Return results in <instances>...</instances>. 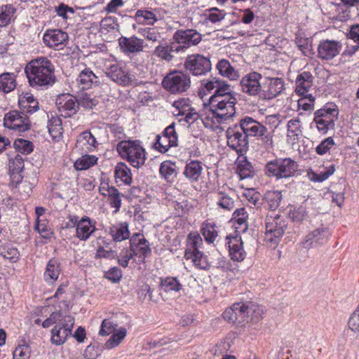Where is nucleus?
Listing matches in <instances>:
<instances>
[{"label":"nucleus","instance_id":"4468645a","mask_svg":"<svg viewBox=\"0 0 359 359\" xmlns=\"http://www.w3.org/2000/svg\"><path fill=\"white\" fill-rule=\"evenodd\" d=\"M4 124L5 127L19 132L28 130L30 126L27 116L18 111H11L6 114Z\"/></svg>","mask_w":359,"mask_h":359},{"label":"nucleus","instance_id":"6e6552de","mask_svg":"<svg viewBox=\"0 0 359 359\" xmlns=\"http://www.w3.org/2000/svg\"><path fill=\"white\" fill-rule=\"evenodd\" d=\"M313 121L318 130L326 133L329 130H333L334 123L338 118L339 110L336 105L330 104L317 110L314 114Z\"/></svg>","mask_w":359,"mask_h":359},{"label":"nucleus","instance_id":"cd10ccee","mask_svg":"<svg viewBox=\"0 0 359 359\" xmlns=\"http://www.w3.org/2000/svg\"><path fill=\"white\" fill-rule=\"evenodd\" d=\"M314 77L309 72H303L296 79V93L304 95L309 92L313 83Z\"/></svg>","mask_w":359,"mask_h":359},{"label":"nucleus","instance_id":"09e8293b","mask_svg":"<svg viewBox=\"0 0 359 359\" xmlns=\"http://www.w3.org/2000/svg\"><path fill=\"white\" fill-rule=\"evenodd\" d=\"M153 55L166 62H170L175 57V55L171 53L169 46L163 44H160L155 48Z\"/></svg>","mask_w":359,"mask_h":359},{"label":"nucleus","instance_id":"4c0bfd02","mask_svg":"<svg viewBox=\"0 0 359 359\" xmlns=\"http://www.w3.org/2000/svg\"><path fill=\"white\" fill-rule=\"evenodd\" d=\"M16 9L11 4L0 6V27L9 25L13 20Z\"/></svg>","mask_w":359,"mask_h":359},{"label":"nucleus","instance_id":"c85d7f7f","mask_svg":"<svg viewBox=\"0 0 359 359\" xmlns=\"http://www.w3.org/2000/svg\"><path fill=\"white\" fill-rule=\"evenodd\" d=\"M245 313L250 318L248 323L252 322L256 323L259 322L262 318L265 313V309L264 306L256 304L253 302L244 303Z\"/></svg>","mask_w":359,"mask_h":359},{"label":"nucleus","instance_id":"a18cd8bd","mask_svg":"<svg viewBox=\"0 0 359 359\" xmlns=\"http://www.w3.org/2000/svg\"><path fill=\"white\" fill-rule=\"evenodd\" d=\"M264 200L268 208L271 210H275L280 203L282 194L279 191H269L265 194Z\"/></svg>","mask_w":359,"mask_h":359},{"label":"nucleus","instance_id":"c03bdc74","mask_svg":"<svg viewBox=\"0 0 359 359\" xmlns=\"http://www.w3.org/2000/svg\"><path fill=\"white\" fill-rule=\"evenodd\" d=\"M287 136L293 138L294 140H298L302 134V124L298 118L290 120L287 125Z\"/></svg>","mask_w":359,"mask_h":359},{"label":"nucleus","instance_id":"ddd939ff","mask_svg":"<svg viewBox=\"0 0 359 359\" xmlns=\"http://www.w3.org/2000/svg\"><path fill=\"white\" fill-rule=\"evenodd\" d=\"M71 226L76 227V236L81 241H86L96 231L95 222L85 216L80 220L76 216L69 218Z\"/></svg>","mask_w":359,"mask_h":359},{"label":"nucleus","instance_id":"bf43d9fd","mask_svg":"<svg viewBox=\"0 0 359 359\" xmlns=\"http://www.w3.org/2000/svg\"><path fill=\"white\" fill-rule=\"evenodd\" d=\"M348 327L354 333H359V304L356 309L350 316Z\"/></svg>","mask_w":359,"mask_h":359},{"label":"nucleus","instance_id":"a19ab883","mask_svg":"<svg viewBox=\"0 0 359 359\" xmlns=\"http://www.w3.org/2000/svg\"><path fill=\"white\" fill-rule=\"evenodd\" d=\"M126 334L127 330L125 327H121L105 342L104 347L107 349H111L118 346L124 339Z\"/></svg>","mask_w":359,"mask_h":359},{"label":"nucleus","instance_id":"1a4fd4ad","mask_svg":"<svg viewBox=\"0 0 359 359\" xmlns=\"http://www.w3.org/2000/svg\"><path fill=\"white\" fill-rule=\"evenodd\" d=\"M74 325V318L67 315L63 317V320L59 321L51 330V342L55 345H62L72 334V328Z\"/></svg>","mask_w":359,"mask_h":359},{"label":"nucleus","instance_id":"3c124183","mask_svg":"<svg viewBox=\"0 0 359 359\" xmlns=\"http://www.w3.org/2000/svg\"><path fill=\"white\" fill-rule=\"evenodd\" d=\"M160 285L165 292H178L182 287L177 279L173 277H167L164 279H161Z\"/></svg>","mask_w":359,"mask_h":359},{"label":"nucleus","instance_id":"338daca9","mask_svg":"<svg viewBox=\"0 0 359 359\" xmlns=\"http://www.w3.org/2000/svg\"><path fill=\"white\" fill-rule=\"evenodd\" d=\"M304 96L298 100V106L305 111L312 109L315 100L314 97L311 94L304 95Z\"/></svg>","mask_w":359,"mask_h":359},{"label":"nucleus","instance_id":"b1692460","mask_svg":"<svg viewBox=\"0 0 359 359\" xmlns=\"http://www.w3.org/2000/svg\"><path fill=\"white\" fill-rule=\"evenodd\" d=\"M341 49L339 41L325 40L318 45V56L323 60H331L337 56Z\"/></svg>","mask_w":359,"mask_h":359},{"label":"nucleus","instance_id":"9d476101","mask_svg":"<svg viewBox=\"0 0 359 359\" xmlns=\"http://www.w3.org/2000/svg\"><path fill=\"white\" fill-rule=\"evenodd\" d=\"M227 144L239 155H243L248 149V139L242 132L239 126L229 128L226 131Z\"/></svg>","mask_w":359,"mask_h":359},{"label":"nucleus","instance_id":"052dcab7","mask_svg":"<svg viewBox=\"0 0 359 359\" xmlns=\"http://www.w3.org/2000/svg\"><path fill=\"white\" fill-rule=\"evenodd\" d=\"M134 257L130 248L129 250L123 249L119 255L116 256L118 264L123 268H126L128 266L129 261L133 259Z\"/></svg>","mask_w":359,"mask_h":359},{"label":"nucleus","instance_id":"6ab92c4d","mask_svg":"<svg viewBox=\"0 0 359 359\" xmlns=\"http://www.w3.org/2000/svg\"><path fill=\"white\" fill-rule=\"evenodd\" d=\"M130 248L139 262H144L146 257L151 254L148 241L141 234H135L130 239Z\"/></svg>","mask_w":359,"mask_h":359},{"label":"nucleus","instance_id":"37998d69","mask_svg":"<svg viewBox=\"0 0 359 359\" xmlns=\"http://www.w3.org/2000/svg\"><path fill=\"white\" fill-rule=\"evenodd\" d=\"M48 128L53 139L60 137L63 130L61 119L58 116H52L48 121Z\"/></svg>","mask_w":359,"mask_h":359},{"label":"nucleus","instance_id":"bb28decb","mask_svg":"<svg viewBox=\"0 0 359 359\" xmlns=\"http://www.w3.org/2000/svg\"><path fill=\"white\" fill-rule=\"evenodd\" d=\"M97 145L95 137L89 131L83 132L78 137L76 147L82 153L93 151Z\"/></svg>","mask_w":359,"mask_h":359},{"label":"nucleus","instance_id":"7c9ffc66","mask_svg":"<svg viewBox=\"0 0 359 359\" xmlns=\"http://www.w3.org/2000/svg\"><path fill=\"white\" fill-rule=\"evenodd\" d=\"M61 272L60 263L55 259L49 260L46 265V269L44 272V279L46 282L53 283L59 277Z\"/></svg>","mask_w":359,"mask_h":359},{"label":"nucleus","instance_id":"7ed1b4c3","mask_svg":"<svg viewBox=\"0 0 359 359\" xmlns=\"http://www.w3.org/2000/svg\"><path fill=\"white\" fill-rule=\"evenodd\" d=\"M117 151L134 168H139L145 163L146 152L138 141H121L117 144Z\"/></svg>","mask_w":359,"mask_h":359},{"label":"nucleus","instance_id":"f704fd0d","mask_svg":"<svg viewBox=\"0 0 359 359\" xmlns=\"http://www.w3.org/2000/svg\"><path fill=\"white\" fill-rule=\"evenodd\" d=\"M114 176L116 182H123L130 185L132 182V174L130 169L124 163H118L115 167Z\"/></svg>","mask_w":359,"mask_h":359},{"label":"nucleus","instance_id":"f257e3e1","mask_svg":"<svg viewBox=\"0 0 359 359\" xmlns=\"http://www.w3.org/2000/svg\"><path fill=\"white\" fill-rule=\"evenodd\" d=\"M226 82L213 79L203 84V126L212 127L231 118L236 113V98Z\"/></svg>","mask_w":359,"mask_h":359},{"label":"nucleus","instance_id":"58836bf2","mask_svg":"<svg viewBox=\"0 0 359 359\" xmlns=\"http://www.w3.org/2000/svg\"><path fill=\"white\" fill-rule=\"evenodd\" d=\"M202 165L198 161H191L187 164L184 174L192 181H196L201 176Z\"/></svg>","mask_w":359,"mask_h":359},{"label":"nucleus","instance_id":"a878e982","mask_svg":"<svg viewBox=\"0 0 359 359\" xmlns=\"http://www.w3.org/2000/svg\"><path fill=\"white\" fill-rule=\"evenodd\" d=\"M118 43L121 50L126 53H139L144 48V41L133 36L131 37L122 36L118 39Z\"/></svg>","mask_w":359,"mask_h":359},{"label":"nucleus","instance_id":"5fc2aeb1","mask_svg":"<svg viewBox=\"0 0 359 359\" xmlns=\"http://www.w3.org/2000/svg\"><path fill=\"white\" fill-rule=\"evenodd\" d=\"M224 15L225 13L217 8H211L203 13V17L205 18V20H203V23L206 22L207 20L213 23L219 22L224 18Z\"/></svg>","mask_w":359,"mask_h":359},{"label":"nucleus","instance_id":"603ef678","mask_svg":"<svg viewBox=\"0 0 359 359\" xmlns=\"http://www.w3.org/2000/svg\"><path fill=\"white\" fill-rule=\"evenodd\" d=\"M288 215L292 221L295 223H301L308 219L306 209L302 205L290 210Z\"/></svg>","mask_w":359,"mask_h":359},{"label":"nucleus","instance_id":"6e6d98bb","mask_svg":"<svg viewBox=\"0 0 359 359\" xmlns=\"http://www.w3.org/2000/svg\"><path fill=\"white\" fill-rule=\"evenodd\" d=\"M217 195V205L224 210H231L234 207V201L228 194L219 192Z\"/></svg>","mask_w":359,"mask_h":359},{"label":"nucleus","instance_id":"a211bd4d","mask_svg":"<svg viewBox=\"0 0 359 359\" xmlns=\"http://www.w3.org/2000/svg\"><path fill=\"white\" fill-rule=\"evenodd\" d=\"M199 241H201V239L198 233H190L189 234L188 245L184 257L187 260H191L196 267L201 269L202 253L198 250Z\"/></svg>","mask_w":359,"mask_h":359},{"label":"nucleus","instance_id":"f03ea898","mask_svg":"<svg viewBox=\"0 0 359 359\" xmlns=\"http://www.w3.org/2000/svg\"><path fill=\"white\" fill-rule=\"evenodd\" d=\"M25 72L32 87L47 86L55 81V67L45 57L32 60L26 65Z\"/></svg>","mask_w":359,"mask_h":359},{"label":"nucleus","instance_id":"473e14b6","mask_svg":"<svg viewBox=\"0 0 359 359\" xmlns=\"http://www.w3.org/2000/svg\"><path fill=\"white\" fill-rule=\"evenodd\" d=\"M76 81L81 86L82 89L89 88L93 84L99 85L100 83L98 77L90 69L83 70L79 75Z\"/></svg>","mask_w":359,"mask_h":359},{"label":"nucleus","instance_id":"c756f323","mask_svg":"<svg viewBox=\"0 0 359 359\" xmlns=\"http://www.w3.org/2000/svg\"><path fill=\"white\" fill-rule=\"evenodd\" d=\"M184 67L194 76L202 74V55L193 54L187 57Z\"/></svg>","mask_w":359,"mask_h":359},{"label":"nucleus","instance_id":"9b49d317","mask_svg":"<svg viewBox=\"0 0 359 359\" xmlns=\"http://www.w3.org/2000/svg\"><path fill=\"white\" fill-rule=\"evenodd\" d=\"M189 78L180 72L168 74L163 80V86L172 93H182L189 87Z\"/></svg>","mask_w":359,"mask_h":359},{"label":"nucleus","instance_id":"aec40b11","mask_svg":"<svg viewBox=\"0 0 359 359\" xmlns=\"http://www.w3.org/2000/svg\"><path fill=\"white\" fill-rule=\"evenodd\" d=\"M69 36L67 32L61 29H49L43 35V42L49 48L62 49L68 42Z\"/></svg>","mask_w":359,"mask_h":359},{"label":"nucleus","instance_id":"864d4df0","mask_svg":"<svg viewBox=\"0 0 359 359\" xmlns=\"http://www.w3.org/2000/svg\"><path fill=\"white\" fill-rule=\"evenodd\" d=\"M24 159L20 154L9 158L8 170L11 175L20 172L24 168Z\"/></svg>","mask_w":359,"mask_h":359},{"label":"nucleus","instance_id":"e433bc0d","mask_svg":"<svg viewBox=\"0 0 359 359\" xmlns=\"http://www.w3.org/2000/svg\"><path fill=\"white\" fill-rule=\"evenodd\" d=\"M16 86L15 75L13 73H3L0 75V91L11 92Z\"/></svg>","mask_w":359,"mask_h":359},{"label":"nucleus","instance_id":"13d9d810","mask_svg":"<svg viewBox=\"0 0 359 359\" xmlns=\"http://www.w3.org/2000/svg\"><path fill=\"white\" fill-rule=\"evenodd\" d=\"M237 173L240 176L241 179H246L253 177L254 170L251 164L245 162L238 165Z\"/></svg>","mask_w":359,"mask_h":359},{"label":"nucleus","instance_id":"f8f14e48","mask_svg":"<svg viewBox=\"0 0 359 359\" xmlns=\"http://www.w3.org/2000/svg\"><path fill=\"white\" fill-rule=\"evenodd\" d=\"M262 76L257 72H252L244 76L240 81L241 90L243 93L260 99L262 85L260 83Z\"/></svg>","mask_w":359,"mask_h":359},{"label":"nucleus","instance_id":"79ce46f5","mask_svg":"<svg viewBox=\"0 0 359 359\" xmlns=\"http://www.w3.org/2000/svg\"><path fill=\"white\" fill-rule=\"evenodd\" d=\"M135 18L138 23H146L149 25H154L158 20L156 14L147 10H138L136 11Z\"/></svg>","mask_w":359,"mask_h":359},{"label":"nucleus","instance_id":"0eeeda50","mask_svg":"<svg viewBox=\"0 0 359 359\" xmlns=\"http://www.w3.org/2000/svg\"><path fill=\"white\" fill-rule=\"evenodd\" d=\"M239 128L248 137H257L267 144L272 143L271 135L267 128L255 119L245 116L239 121Z\"/></svg>","mask_w":359,"mask_h":359},{"label":"nucleus","instance_id":"4be33fe9","mask_svg":"<svg viewBox=\"0 0 359 359\" xmlns=\"http://www.w3.org/2000/svg\"><path fill=\"white\" fill-rule=\"evenodd\" d=\"M105 74L107 77L118 85L123 86L133 85L132 76L118 64L111 65L107 67Z\"/></svg>","mask_w":359,"mask_h":359},{"label":"nucleus","instance_id":"39448f33","mask_svg":"<svg viewBox=\"0 0 359 359\" xmlns=\"http://www.w3.org/2000/svg\"><path fill=\"white\" fill-rule=\"evenodd\" d=\"M174 41L168 46L172 54L184 52L190 46L198 44L202 35L194 29L177 30L173 36Z\"/></svg>","mask_w":359,"mask_h":359},{"label":"nucleus","instance_id":"de8ad7c7","mask_svg":"<svg viewBox=\"0 0 359 359\" xmlns=\"http://www.w3.org/2000/svg\"><path fill=\"white\" fill-rule=\"evenodd\" d=\"M99 102L98 99L87 93H83L77 97V103L79 107L81 106L83 108L90 109L95 107Z\"/></svg>","mask_w":359,"mask_h":359},{"label":"nucleus","instance_id":"393cba45","mask_svg":"<svg viewBox=\"0 0 359 359\" xmlns=\"http://www.w3.org/2000/svg\"><path fill=\"white\" fill-rule=\"evenodd\" d=\"M226 241L231 259L236 262L243 261L245 257L246 252L243 248V242L241 236H227Z\"/></svg>","mask_w":359,"mask_h":359},{"label":"nucleus","instance_id":"2eb2a0df","mask_svg":"<svg viewBox=\"0 0 359 359\" xmlns=\"http://www.w3.org/2000/svg\"><path fill=\"white\" fill-rule=\"evenodd\" d=\"M224 319L229 323L243 326L248 323V316L245 313L244 303L237 302L227 308L223 313Z\"/></svg>","mask_w":359,"mask_h":359},{"label":"nucleus","instance_id":"49530a36","mask_svg":"<svg viewBox=\"0 0 359 359\" xmlns=\"http://www.w3.org/2000/svg\"><path fill=\"white\" fill-rule=\"evenodd\" d=\"M160 173L168 182L173 181L177 172L175 165L170 161H164L161 164Z\"/></svg>","mask_w":359,"mask_h":359},{"label":"nucleus","instance_id":"0e129e2a","mask_svg":"<svg viewBox=\"0 0 359 359\" xmlns=\"http://www.w3.org/2000/svg\"><path fill=\"white\" fill-rule=\"evenodd\" d=\"M116 325L108 319L103 320L99 334L101 336H107L113 333L116 330Z\"/></svg>","mask_w":359,"mask_h":359},{"label":"nucleus","instance_id":"680f3d73","mask_svg":"<svg viewBox=\"0 0 359 359\" xmlns=\"http://www.w3.org/2000/svg\"><path fill=\"white\" fill-rule=\"evenodd\" d=\"M248 215L244 208H238L233 212V219L240 226L244 225V229L247 228V219Z\"/></svg>","mask_w":359,"mask_h":359},{"label":"nucleus","instance_id":"20e7f679","mask_svg":"<svg viewBox=\"0 0 359 359\" xmlns=\"http://www.w3.org/2000/svg\"><path fill=\"white\" fill-rule=\"evenodd\" d=\"M265 225V240L275 248L287 229V219L272 211L266 215Z\"/></svg>","mask_w":359,"mask_h":359},{"label":"nucleus","instance_id":"72a5a7b5","mask_svg":"<svg viewBox=\"0 0 359 359\" xmlns=\"http://www.w3.org/2000/svg\"><path fill=\"white\" fill-rule=\"evenodd\" d=\"M109 234L114 241L120 242L130 237L128 224L126 222L112 225L109 229Z\"/></svg>","mask_w":359,"mask_h":359},{"label":"nucleus","instance_id":"2f4dec72","mask_svg":"<svg viewBox=\"0 0 359 359\" xmlns=\"http://www.w3.org/2000/svg\"><path fill=\"white\" fill-rule=\"evenodd\" d=\"M19 104L23 111L33 114L39 109V102L32 94L26 93L20 96Z\"/></svg>","mask_w":359,"mask_h":359},{"label":"nucleus","instance_id":"423d86ee","mask_svg":"<svg viewBox=\"0 0 359 359\" xmlns=\"http://www.w3.org/2000/svg\"><path fill=\"white\" fill-rule=\"evenodd\" d=\"M297 168L298 165L291 158H278L266 164V174L276 179L287 178L293 176Z\"/></svg>","mask_w":359,"mask_h":359},{"label":"nucleus","instance_id":"c9c22d12","mask_svg":"<svg viewBox=\"0 0 359 359\" xmlns=\"http://www.w3.org/2000/svg\"><path fill=\"white\" fill-rule=\"evenodd\" d=\"M217 69L219 73L231 80H236L238 78V73L231 66L229 60L222 59L219 60L217 65Z\"/></svg>","mask_w":359,"mask_h":359},{"label":"nucleus","instance_id":"e2e57ef3","mask_svg":"<svg viewBox=\"0 0 359 359\" xmlns=\"http://www.w3.org/2000/svg\"><path fill=\"white\" fill-rule=\"evenodd\" d=\"M31 351L28 346H18L13 352V359H29Z\"/></svg>","mask_w":359,"mask_h":359},{"label":"nucleus","instance_id":"412c9836","mask_svg":"<svg viewBox=\"0 0 359 359\" xmlns=\"http://www.w3.org/2000/svg\"><path fill=\"white\" fill-rule=\"evenodd\" d=\"M56 104L61 115L65 117H70L75 114L79 108L77 97L70 94H63L58 96Z\"/></svg>","mask_w":359,"mask_h":359},{"label":"nucleus","instance_id":"ea45409f","mask_svg":"<svg viewBox=\"0 0 359 359\" xmlns=\"http://www.w3.org/2000/svg\"><path fill=\"white\" fill-rule=\"evenodd\" d=\"M218 237V231L214 222H207L203 225V238L206 243L215 246Z\"/></svg>","mask_w":359,"mask_h":359},{"label":"nucleus","instance_id":"f3484780","mask_svg":"<svg viewBox=\"0 0 359 359\" xmlns=\"http://www.w3.org/2000/svg\"><path fill=\"white\" fill-rule=\"evenodd\" d=\"M284 89V81L280 78L265 77L262 84L261 100H269L277 97Z\"/></svg>","mask_w":359,"mask_h":359},{"label":"nucleus","instance_id":"774afa93","mask_svg":"<svg viewBox=\"0 0 359 359\" xmlns=\"http://www.w3.org/2000/svg\"><path fill=\"white\" fill-rule=\"evenodd\" d=\"M36 229L43 238L50 239L53 235V231L45 222H39L36 226Z\"/></svg>","mask_w":359,"mask_h":359},{"label":"nucleus","instance_id":"dca6fc26","mask_svg":"<svg viewBox=\"0 0 359 359\" xmlns=\"http://www.w3.org/2000/svg\"><path fill=\"white\" fill-rule=\"evenodd\" d=\"M154 145L156 149L161 153H165L170 147L177 145V136L173 124L168 126L161 135L156 136Z\"/></svg>","mask_w":359,"mask_h":359},{"label":"nucleus","instance_id":"8fccbe9b","mask_svg":"<svg viewBox=\"0 0 359 359\" xmlns=\"http://www.w3.org/2000/svg\"><path fill=\"white\" fill-rule=\"evenodd\" d=\"M97 158L95 156L83 155L81 158L76 160L74 163V167L78 170H86L90 166L96 164Z\"/></svg>","mask_w":359,"mask_h":359},{"label":"nucleus","instance_id":"69168bd1","mask_svg":"<svg viewBox=\"0 0 359 359\" xmlns=\"http://www.w3.org/2000/svg\"><path fill=\"white\" fill-rule=\"evenodd\" d=\"M0 255L6 259L15 262L18 257L19 252L14 248H3L0 250Z\"/></svg>","mask_w":359,"mask_h":359},{"label":"nucleus","instance_id":"5701e85b","mask_svg":"<svg viewBox=\"0 0 359 359\" xmlns=\"http://www.w3.org/2000/svg\"><path fill=\"white\" fill-rule=\"evenodd\" d=\"M330 233L326 227H320L308 233L302 242L303 247L311 248L315 245H323L329 240Z\"/></svg>","mask_w":359,"mask_h":359},{"label":"nucleus","instance_id":"4d7b16f0","mask_svg":"<svg viewBox=\"0 0 359 359\" xmlns=\"http://www.w3.org/2000/svg\"><path fill=\"white\" fill-rule=\"evenodd\" d=\"M13 145L17 151L24 154H28L33 150L32 143L23 139L15 140Z\"/></svg>","mask_w":359,"mask_h":359}]
</instances>
